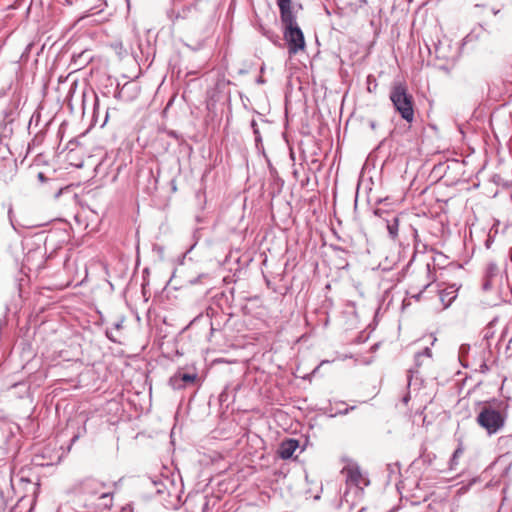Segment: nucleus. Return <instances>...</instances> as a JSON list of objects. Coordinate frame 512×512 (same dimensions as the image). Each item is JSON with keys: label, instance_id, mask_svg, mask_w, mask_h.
I'll return each mask as SVG.
<instances>
[{"label": "nucleus", "instance_id": "20", "mask_svg": "<svg viewBox=\"0 0 512 512\" xmlns=\"http://www.w3.org/2000/svg\"><path fill=\"white\" fill-rule=\"evenodd\" d=\"M365 4H367V0H359V4L355 7V9L362 7Z\"/></svg>", "mask_w": 512, "mask_h": 512}, {"label": "nucleus", "instance_id": "18", "mask_svg": "<svg viewBox=\"0 0 512 512\" xmlns=\"http://www.w3.org/2000/svg\"><path fill=\"white\" fill-rule=\"evenodd\" d=\"M171 384L173 385L174 388H179V374L175 375L174 377L171 378L170 380Z\"/></svg>", "mask_w": 512, "mask_h": 512}, {"label": "nucleus", "instance_id": "13", "mask_svg": "<svg viewBox=\"0 0 512 512\" xmlns=\"http://www.w3.org/2000/svg\"><path fill=\"white\" fill-rule=\"evenodd\" d=\"M180 377L181 380L185 383H192L196 379V375L194 374H182Z\"/></svg>", "mask_w": 512, "mask_h": 512}, {"label": "nucleus", "instance_id": "1", "mask_svg": "<svg viewBox=\"0 0 512 512\" xmlns=\"http://www.w3.org/2000/svg\"><path fill=\"white\" fill-rule=\"evenodd\" d=\"M76 493L79 500L85 502L86 506L96 509H108L112 506V485L95 478H87L81 481Z\"/></svg>", "mask_w": 512, "mask_h": 512}, {"label": "nucleus", "instance_id": "19", "mask_svg": "<svg viewBox=\"0 0 512 512\" xmlns=\"http://www.w3.org/2000/svg\"><path fill=\"white\" fill-rule=\"evenodd\" d=\"M343 500H344L346 503H348V504H350V503H352V502H353L352 500H350V491H349V490H346V491L344 492V494H343Z\"/></svg>", "mask_w": 512, "mask_h": 512}, {"label": "nucleus", "instance_id": "14", "mask_svg": "<svg viewBox=\"0 0 512 512\" xmlns=\"http://www.w3.org/2000/svg\"><path fill=\"white\" fill-rule=\"evenodd\" d=\"M421 356L431 357L432 356L431 349L426 347L422 352L416 354V356H415L416 357V361H418Z\"/></svg>", "mask_w": 512, "mask_h": 512}, {"label": "nucleus", "instance_id": "11", "mask_svg": "<svg viewBox=\"0 0 512 512\" xmlns=\"http://www.w3.org/2000/svg\"><path fill=\"white\" fill-rule=\"evenodd\" d=\"M10 151L8 146L0 139V161L6 159L9 155Z\"/></svg>", "mask_w": 512, "mask_h": 512}, {"label": "nucleus", "instance_id": "8", "mask_svg": "<svg viewBox=\"0 0 512 512\" xmlns=\"http://www.w3.org/2000/svg\"><path fill=\"white\" fill-rule=\"evenodd\" d=\"M280 10L281 20H286L296 17L292 10V0H276Z\"/></svg>", "mask_w": 512, "mask_h": 512}, {"label": "nucleus", "instance_id": "15", "mask_svg": "<svg viewBox=\"0 0 512 512\" xmlns=\"http://www.w3.org/2000/svg\"><path fill=\"white\" fill-rule=\"evenodd\" d=\"M469 346L468 345H461L459 349V358L461 361H463L464 355L468 352Z\"/></svg>", "mask_w": 512, "mask_h": 512}, {"label": "nucleus", "instance_id": "16", "mask_svg": "<svg viewBox=\"0 0 512 512\" xmlns=\"http://www.w3.org/2000/svg\"><path fill=\"white\" fill-rule=\"evenodd\" d=\"M251 126L253 127V130H254V134H255V140L258 142L261 140V137H260V133L257 129V124L256 122L253 120L252 123H251Z\"/></svg>", "mask_w": 512, "mask_h": 512}, {"label": "nucleus", "instance_id": "3", "mask_svg": "<svg viewBox=\"0 0 512 512\" xmlns=\"http://www.w3.org/2000/svg\"><path fill=\"white\" fill-rule=\"evenodd\" d=\"M506 416L490 405L483 406L476 416V423L491 436L501 431L505 425Z\"/></svg>", "mask_w": 512, "mask_h": 512}, {"label": "nucleus", "instance_id": "7", "mask_svg": "<svg viewBox=\"0 0 512 512\" xmlns=\"http://www.w3.org/2000/svg\"><path fill=\"white\" fill-rule=\"evenodd\" d=\"M299 447V442L295 439H288L280 444L278 454L282 459H289Z\"/></svg>", "mask_w": 512, "mask_h": 512}, {"label": "nucleus", "instance_id": "5", "mask_svg": "<svg viewBox=\"0 0 512 512\" xmlns=\"http://www.w3.org/2000/svg\"><path fill=\"white\" fill-rule=\"evenodd\" d=\"M341 473L345 477L346 485L349 489H353L355 496L359 495L363 488L369 484V480L362 474L357 465H347Z\"/></svg>", "mask_w": 512, "mask_h": 512}, {"label": "nucleus", "instance_id": "9", "mask_svg": "<svg viewBox=\"0 0 512 512\" xmlns=\"http://www.w3.org/2000/svg\"><path fill=\"white\" fill-rule=\"evenodd\" d=\"M387 230L392 239H396L398 236L399 230V219L398 217H393L391 220H387Z\"/></svg>", "mask_w": 512, "mask_h": 512}, {"label": "nucleus", "instance_id": "2", "mask_svg": "<svg viewBox=\"0 0 512 512\" xmlns=\"http://www.w3.org/2000/svg\"><path fill=\"white\" fill-rule=\"evenodd\" d=\"M389 98L401 118L408 123L413 122L415 118L414 99L408 92L406 84L403 82H394L391 86Z\"/></svg>", "mask_w": 512, "mask_h": 512}, {"label": "nucleus", "instance_id": "4", "mask_svg": "<svg viewBox=\"0 0 512 512\" xmlns=\"http://www.w3.org/2000/svg\"><path fill=\"white\" fill-rule=\"evenodd\" d=\"M281 22L284 26L283 36L288 45L289 54L295 55L299 51H303L305 49V38L296 17L290 18V20H281Z\"/></svg>", "mask_w": 512, "mask_h": 512}, {"label": "nucleus", "instance_id": "21", "mask_svg": "<svg viewBox=\"0 0 512 512\" xmlns=\"http://www.w3.org/2000/svg\"><path fill=\"white\" fill-rule=\"evenodd\" d=\"M492 13H493V15H497L499 13V10L498 9H492Z\"/></svg>", "mask_w": 512, "mask_h": 512}, {"label": "nucleus", "instance_id": "6", "mask_svg": "<svg viewBox=\"0 0 512 512\" xmlns=\"http://www.w3.org/2000/svg\"><path fill=\"white\" fill-rule=\"evenodd\" d=\"M458 289L455 284H452L438 291L442 309L448 308L453 303L457 298Z\"/></svg>", "mask_w": 512, "mask_h": 512}, {"label": "nucleus", "instance_id": "22", "mask_svg": "<svg viewBox=\"0 0 512 512\" xmlns=\"http://www.w3.org/2000/svg\"><path fill=\"white\" fill-rule=\"evenodd\" d=\"M39 178L43 179V174L42 173H39Z\"/></svg>", "mask_w": 512, "mask_h": 512}, {"label": "nucleus", "instance_id": "12", "mask_svg": "<svg viewBox=\"0 0 512 512\" xmlns=\"http://www.w3.org/2000/svg\"><path fill=\"white\" fill-rule=\"evenodd\" d=\"M478 38H479V34H476L475 30H473L464 38V42L470 43V42L478 40Z\"/></svg>", "mask_w": 512, "mask_h": 512}, {"label": "nucleus", "instance_id": "10", "mask_svg": "<svg viewBox=\"0 0 512 512\" xmlns=\"http://www.w3.org/2000/svg\"><path fill=\"white\" fill-rule=\"evenodd\" d=\"M464 448L462 444H459V446L456 448V450L453 452V455L449 462V468L450 470H455L458 465L459 458L463 455Z\"/></svg>", "mask_w": 512, "mask_h": 512}, {"label": "nucleus", "instance_id": "17", "mask_svg": "<svg viewBox=\"0 0 512 512\" xmlns=\"http://www.w3.org/2000/svg\"><path fill=\"white\" fill-rule=\"evenodd\" d=\"M430 286H431V284H430V283H428V284L424 285L423 290H421V291H420L419 293H417V294H412L411 296H412L413 298H415L416 300H419V299H420V297H421V295H422V293H423L426 289H428Z\"/></svg>", "mask_w": 512, "mask_h": 512}]
</instances>
